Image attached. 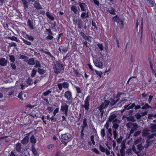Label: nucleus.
I'll list each match as a JSON object with an SVG mask.
<instances>
[{
  "mask_svg": "<svg viewBox=\"0 0 156 156\" xmlns=\"http://www.w3.org/2000/svg\"><path fill=\"white\" fill-rule=\"evenodd\" d=\"M28 26L31 30H33L34 29L33 22L30 19H28L27 22Z\"/></svg>",
  "mask_w": 156,
  "mask_h": 156,
  "instance_id": "23",
  "label": "nucleus"
},
{
  "mask_svg": "<svg viewBox=\"0 0 156 156\" xmlns=\"http://www.w3.org/2000/svg\"><path fill=\"white\" fill-rule=\"evenodd\" d=\"M68 108L69 106L67 105H61V106L60 111L63 112V113H62V112H61V114H64L65 116H67L68 115Z\"/></svg>",
  "mask_w": 156,
  "mask_h": 156,
  "instance_id": "11",
  "label": "nucleus"
},
{
  "mask_svg": "<svg viewBox=\"0 0 156 156\" xmlns=\"http://www.w3.org/2000/svg\"><path fill=\"white\" fill-rule=\"evenodd\" d=\"M37 73V71L34 69H33L32 70V73L31 74V76L32 77H33Z\"/></svg>",
  "mask_w": 156,
  "mask_h": 156,
  "instance_id": "54",
  "label": "nucleus"
},
{
  "mask_svg": "<svg viewBox=\"0 0 156 156\" xmlns=\"http://www.w3.org/2000/svg\"><path fill=\"white\" fill-rule=\"evenodd\" d=\"M22 149L21 144L19 143H17L16 144V149L18 152H20Z\"/></svg>",
  "mask_w": 156,
  "mask_h": 156,
  "instance_id": "20",
  "label": "nucleus"
},
{
  "mask_svg": "<svg viewBox=\"0 0 156 156\" xmlns=\"http://www.w3.org/2000/svg\"><path fill=\"white\" fill-rule=\"evenodd\" d=\"M97 45L100 51H102L104 49V46L103 44L101 43H98L97 44Z\"/></svg>",
  "mask_w": 156,
  "mask_h": 156,
  "instance_id": "39",
  "label": "nucleus"
},
{
  "mask_svg": "<svg viewBox=\"0 0 156 156\" xmlns=\"http://www.w3.org/2000/svg\"><path fill=\"white\" fill-rule=\"evenodd\" d=\"M21 39L23 41L25 44L27 45H30L31 44V43L28 41L25 40L23 38L21 37Z\"/></svg>",
  "mask_w": 156,
  "mask_h": 156,
  "instance_id": "40",
  "label": "nucleus"
},
{
  "mask_svg": "<svg viewBox=\"0 0 156 156\" xmlns=\"http://www.w3.org/2000/svg\"><path fill=\"white\" fill-rule=\"evenodd\" d=\"M57 86L59 90H58L57 91L58 93H59L61 90H62L63 87L64 88H68L69 86V84L67 82H64L62 83H58Z\"/></svg>",
  "mask_w": 156,
  "mask_h": 156,
  "instance_id": "10",
  "label": "nucleus"
},
{
  "mask_svg": "<svg viewBox=\"0 0 156 156\" xmlns=\"http://www.w3.org/2000/svg\"><path fill=\"white\" fill-rule=\"evenodd\" d=\"M150 128L153 131L156 132V124L151 123Z\"/></svg>",
  "mask_w": 156,
  "mask_h": 156,
  "instance_id": "34",
  "label": "nucleus"
},
{
  "mask_svg": "<svg viewBox=\"0 0 156 156\" xmlns=\"http://www.w3.org/2000/svg\"><path fill=\"white\" fill-rule=\"evenodd\" d=\"M149 130L147 129H144L142 132V136L144 137H146L148 136Z\"/></svg>",
  "mask_w": 156,
  "mask_h": 156,
  "instance_id": "24",
  "label": "nucleus"
},
{
  "mask_svg": "<svg viewBox=\"0 0 156 156\" xmlns=\"http://www.w3.org/2000/svg\"><path fill=\"white\" fill-rule=\"evenodd\" d=\"M37 72L41 75H42L45 73V70L44 69H41L40 68H38Z\"/></svg>",
  "mask_w": 156,
  "mask_h": 156,
  "instance_id": "37",
  "label": "nucleus"
},
{
  "mask_svg": "<svg viewBox=\"0 0 156 156\" xmlns=\"http://www.w3.org/2000/svg\"><path fill=\"white\" fill-rule=\"evenodd\" d=\"M137 149L139 150L138 151H139V153L140 151H141L143 148L144 147L142 146V144H138L137 146Z\"/></svg>",
  "mask_w": 156,
  "mask_h": 156,
  "instance_id": "42",
  "label": "nucleus"
},
{
  "mask_svg": "<svg viewBox=\"0 0 156 156\" xmlns=\"http://www.w3.org/2000/svg\"><path fill=\"white\" fill-rule=\"evenodd\" d=\"M26 82L29 85H30L33 84V82L32 79L29 77L27 80Z\"/></svg>",
  "mask_w": 156,
  "mask_h": 156,
  "instance_id": "47",
  "label": "nucleus"
},
{
  "mask_svg": "<svg viewBox=\"0 0 156 156\" xmlns=\"http://www.w3.org/2000/svg\"><path fill=\"white\" fill-rule=\"evenodd\" d=\"M144 105V103H142L141 105H136L135 103H133L131 104H130L127 105H125L124 106V108L126 110H129L133 108L135 110L141 108V106Z\"/></svg>",
  "mask_w": 156,
  "mask_h": 156,
  "instance_id": "4",
  "label": "nucleus"
},
{
  "mask_svg": "<svg viewBox=\"0 0 156 156\" xmlns=\"http://www.w3.org/2000/svg\"><path fill=\"white\" fill-rule=\"evenodd\" d=\"M77 4L79 5L82 11H85L88 10L87 6L85 3L79 2Z\"/></svg>",
  "mask_w": 156,
  "mask_h": 156,
  "instance_id": "13",
  "label": "nucleus"
},
{
  "mask_svg": "<svg viewBox=\"0 0 156 156\" xmlns=\"http://www.w3.org/2000/svg\"><path fill=\"white\" fill-rule=\"evenodd\" d=\"M34 7L37 9H43L38 1H35L34 2Z\"/></svg>",
  "mask_w": 156,
  "mask_h": 156,
  "instance_id": "17",
  "label": "nucleus"
},
{
  "mask_svg": "<svg viewBox=\"0 0 156 156\" xmlns=\"http://www.w3.org/2000/svg\"><path fill=\"white\" fill-rule=\"evenodd\" d=\"M113 135L114 139H116L118 136V133L116 131H113Z\"/></svg>",
  "mask_w": 156,
  "mask_h": 156,
  "instance_id": "58",
  "label": "nucleus"
},
{
  "mask_svg": "<svg viewBox=\"0 0 156 156\" xmlns=\"http://www.w3.org/2000/svg\"><path fill=\"white\" fill-rule=\"evenodd\" d=\"M108 11L112 15H115L116 13H115V10L113 8H111V9H108Z\"/></svg>",
  "mask_w": 156,
  "mask_h": 156,
  "instance_id": "41",
  "label": "nucleus"
},
{
  "mask_svg": "<svg viewBox=\"0 0 156 156\" xmlns=\"http://www.w3.org/2000/svg\"><path fill=\"white\" fill-rule=\"evenodd\" d=\"M126 126L128 128H131L129 134L133 133L138 128V125L136 123L129 122L127 123Z\"/></svg>",
  "mask_w": 156,
  "mask_h": 156,
  "instance_id": "5",
  "label": "nucleus"
},
{
  "mask_svg": "<svg viewBox=\"0 0 156 156\" xmlns=\"http://www.w3.org/2000/svg\"><path fill=\"white\" fill-rule=\"evenodd\" d=\"M21 156H30L29 152L27 149H23L21 153Z\"/></svg>",
  "mask_w": 156,
  "mask_h": 156,
  "instance_id": "19",
  "label": "nucleus"
},
{
  "mask_svg": "<svg viewBox=\"0 0 156 156\" xmlns=\"http://www.w3.org/2000/svg\"><path fill=\"white\" fill-rule=\"evenodd\" d=\"M74 87L76 88L78 94H77L76 96L74 98L73 104H74L75 103L77 102V104H78L79 103L80 100L77 96H78L81 98L82 97H83L84 95L83 93L79 87L77 86H74ZM76 105L77 104H76Z\"/></svg>",
  "mask_w": 156,
  "mask_h": 156,
  "instance_id": "1",
  "label": "nucleus"
},
{
  "mask_svg": "<svg viewBox=\"0 0 156 156\" xmlns=\"http://www.w3.org/2000/svg\"><path fill=\"white\" fill-rule=\"evenodd\" d=\"M51 93V91L50 90H48L45 92L42 93V94L44 96H46Z\"/></svg>",
  "mask_w": 156,
  "mask_h": 156,
  "instance_id": "48",
  "label": "nucleus"
},
{
  "mask_svg": "<svg viewBox=\"0 0 156 156\" xmlns=\"http://www.w3.org/2000/svg\"><path fill=\"white\" fill-rule=\"evenodd\" d=\"M79 34L81 36L84 40L88 41L90 43L91 42L92 37L90 36H86L85 33L83 31L80 30L79 31Z\"/></svg>",
  "mask_w": 156,
  "mask_h": 156,
  "instance_id": "12",
  "label": "nucleus"
},
{
  "mask_svg": "<svg viewBox=\"0 0 156 156\" xmlns=\"http://www.w3.org/2000/svg\"><path fill=\"white\" fill-rule=\"evenodd\" d=\"M112 130L111 128H109L108 130V133H107V137L110 140H111L112 136Z\"/></svg>",
  "mask_w": 156,
  "mask_h": 156,
  "instance_id": "21",
  "label": "nucleus"
},
{
  "mask_svg": "<svg viewBox=\"0 0 156 156\" xmlns=\"http://www.w3.org/2000/svg\"><path fill=\"white\" fill-rule=\"evenodd\" d=\"M87 119L86 118H84L83 120V125L82 126L84 127H87Z\"/></svg>",
  "mask_w": 156,
  "mask_h": 156,
  "instance_id": "50",
  "label": "nucleus"
},
{
  "mask_svg": "<svg viewBox=\"0 0 156 156\" xmlns=\"http://www.w3.org/2000/svg\"><path fill=\"white\" fill-rule=\"evenodd\" d=\"M123 94V93L122 92H118L117 93V94L116 95V98H117V99L115 100H113L112 101V104L113 105H115L116 103H117L118 101L119 100V97H120L121 95H122Z\"/></svg>",
  "mask_w": 156,
  "mask_h": 156,
  "instance_id": "16",
  "label": "nucleus"
},
{
  "mask_svg": "<svg viewBox=\"0 0 156 156\" xmlns=\"http://www.w3.org/2000/svg\"><path fill=\"white\" fill-rule=\"evenodd\" d=\"M21 2L24 6V9H25L28 8V2L26 0H21Z\"/></svg>",
  "mask_w": 156,
  "mask_h": 156,
  "instance_id": "25",
  "label": "nucleus"
},
{
  "mask_svg": "<svg viewBox=\"0 0 156 156\" xmlns=\"http://www.w3.org/2000/svg\"><path fill=\"white\" fill-rule=\"evenodd\" d=\"M55 116V115H54L53 114L51 117H50V119L51 121L54 122L56 121V119L54 117Z\"/></svg>",
  "mask_w": 156,
  "mask_h": 156,
  "instance_id": "63",
  "label": "nucleus"
},
{
  "mask_svg": "<svg viewBox=\"0 0 156 156\" xmlns=\"http://www.w3.org/2000/svg\"><path fill=\"white\" fill-rule=\"evenodd\" d=\"M9 60L11 62L14 63L15 60V58L13 55H9Z\"/></svg>",
  "mask_w": 156,
  "mask_h": 156,
  "instance_id": "44",
  "label": "nucleus"
},
{
  "mask_svg": "<svg viewBox=\"0 0 156 156\" xmlns=\"http://www.w3.org/2000/svg\"><path fill=\"white\" fill-rule=\"evenodd\" d=\"M117 117V115L116 114H113L111 115H110L108 119V120L109 122H111L112 121H113L114 119H115Z\"/></svg>",
  "mask_w": 156,
  "mask_h": 156,
  "instance_id": "26",
  "label": "nucleus"
},
{
  "mask_svg": "<svg viewBox=\"0 0 156 156\" xmlns=\"http://www.w3.org/2000/svg\"><path fill=\"white\" fill-rule=\"evenodd\" d=\"M101 136L104 137L105 135V132L104 129H101Z\"/></svg>",
  "mask_w": 156,
  "mask_h": 156,
  "instance_id": "57",
  "label": "nucleus"
},
{
  "mask_svg": "<svg viewBox=\"0 0 156 156\" xmlns=\"http://www.w3.org/2000/svg\"><path fill=\"white\" fill-rule=\"evenodd\" d=\"M141 25L140 27L139 32L140 33V35H143V20L142 18L141 20Z\"/></svg>",
  "mask_w": 156,
  "mask_h": 156,
  "instance_id": "30",
  "label": "nucleus"
},
{
  "mask_svg": "<svg viewBox=\"0 0 156 156\" xmlns=\"http://www.w3.org/2000/svg\"><path fill=\"white\" fill-rule=\"evenodd\" d=\"M71 137V135L69 133H66L61 135V138L62 139V143L66 144L70 140Z\"/></svg>",
  "mask_w": 156,
  "mask_h": 156,
  "instance_id": "6",
  "label": "nucleus"
},
{
  "mask_svg": "<svg viewBox=\"0 0 156 156\" xmlns=\"http://www.w3.org/2000/svg\"><path fill=\"white\" fill-rule=\"evenodd\" d=\"M11 66L12 67V70H15L16 69V66L15 64L13 63H10Z\"/></svg>",
  "mask_w": 156,
  "mask_h": 156,
  "instance_id": "62",
  "label": "nucleus"
},
{
  "mask_svg": "<svg viewBox=\"0 0 156 156\" xmlns=\"http://www.w3.org/2000/svg\"><path fill=\"white\" fill-rule=\"evenodd\" d=\"M112 20L113 21L116 22L118 23H120V21L121 20L119 18V17L117 15H116L113 17Z\"/></svg>",
  "mask_w": 156,
  "mask_h": 156,
  "instance_id": "27",
  "label": "nucleus"
},
{
  "mask_svg": "<svg viewBox=\"0 0 156 156\" xmlns=\"http://www.w3.org/2000/svg\"><path fill=\"white\" fill-rule=\"evenodd\" d=\"M151 108V107L147 103H146L141 107V108L144 109Z\"/></svg>",
  "mask_w": 156,
  "mask_h": 156,
  "instance_id": "45",
  "label": "nucleus"
},
{
  "mask_svg": "<svg viewBox=\"0 0 156 156\" xmlns=\"http://www.w3.org/2000/svg\"><path fill=\"white\" fill-rule=\"evenodd\" d=\"M53 69L54 73L56 74H58L61 71L64 70L63 65L60 62H57Z\"/></svg>",
  "mask_w": 156,
  "mask_h": 156,
  "instance_id": "3",
  "label": "nucleus"
},
{
  "mask_svg": "<svg viewBox=\"0 0 156 156\" xmlns=\"http://www.w3.org/2000/svg\"><path fill=\"white\" fill-rule=\"evenodd\" d=\"M7 64V61L5 58H0V65L2 66H6Z\"/></svg>",
  "mask_w": 156,
  "mask_h": 156,
  "instance_id": "18",
  "label": "nucleus"
},
{
  "mask_svg": "<svg viewBox=\"0 0 156 156\" xmlns=\"http://www.w3.org/2000/svg\"><path fill=\"white\" fill-rule=\"evenodd\" d=\"M53 109H54L52 106H48L47 107V108L46 109V110L47 111V112L49 113H51L52 112V111H53Z\"/></svg>",
  "mask_w": 156,
  "mask_h": 156,
  "instance_id": "38",
  "label": "nucleus"
},
{
  "mask_svg": "<svg viewBox=\"0 0 156 156\" xmlns=\"http://www.w3.org/2000/svg\"><path fill=\"white\" fill-rule=\"evenodd\" d=\"M88 12L89 10H87V13L84 12H82L80 15L81 18L83 19H84L88 17L89 16Z\"/></svg>",
  "mask_w": 156,
  "mask_h": 156,
  "instance_id": "22",
  "label": "nucleus"
},
{
  "mask_svg": "<svg viewBox=\"0 0 156 156\" xmlns=\"http://www.w3.org/2000/svg\"><path fill=\"white\" fill-rule=\"evenodd\" d=\"M28 64L30 65H34L35 64V62L34 58H31L28 60Z\"/></svg>",
  "mask_w": 156,
  "mask_h": 156,
  "instance_id": "32",
  "label": "nucleus"
},
{
  "mask_svg": "<svg viewBox=\"0 0 156 156\" xmlns=\"http://www.w3.org/2000/svg\"><path fill=\"white\" fill-rule=\"evenodd\" d=\"M132 149L133 152H134L136 154H138L139 153V151H137L135 147L133 145L132 147Z\"/></svg>",
  "mask_w": 156,
  "mask_h": 156,
  "instance_id": "53",
  "label": "nucleus"
},
{
  "mask_svg": "<svg viewBox=\"0 0 156 156\" xmlns=\"http://www.w3.org/2000/svg\"><path fill=\"white\" fill-rule=\"evenodd\" d=\"M53 34H48V36L46 37V40H51L53 38V37L52 35Z\"/></svg>",
  "mask_w": 156,
  "mask_h": 156,
  "instance_id": "51",
  "label": "nucleus"
},
{
  "mask_svg": "<svg viewBox=\"0 0 156 156\" xmlns=\"http://www.w3.org/2000/svg\"><path fill=\"white\" fill-rule=\"evenodd\" d=\"M93 62L95 65L97 67L102 69L103 67V58L101 57H99L96 59H93Z\"/></svg>",
  "mask_w": 156,
  "mask_h": 156,
  "instance_id": "9",
  "label": "nucleus"
},
{
  "mask_svg": "<svg viewBox=\"0 0 156 156\" xmlns=\"http://www.w3.org/2000/svg\"><path fill=\"white\" fill-rule=\"evenodd\" d=\"M64 97L67 100V103L69 105L72 104L73 98L71 92L69 90L66 91L64 93Z\"/></svg>",
  "mask_w": 156,
  "mask_h": 156,
  "instance_id": "8",
  "label": "nucleus"
},
{
  "mask_svg": "<svg viewBox=\"0 0 156 156\" xmlns=\"http://www.w3.org/2000/svg\"><path fill=\"white\" fill-rule=\"evenodd\" d=\"M95 71L96 73V74L98 75L100 77H101V75L102 74V73L101 71H99L95 69Z\"/></svg>",
  "mask_w": 156,
  "mask_h": 156,
  "instance_id": "61",
  "label": "nucleus"
},
{
  "mask_svg": "<svg viewBox=\"0 0 156 156\" xmlns=\"http://www.w3.org/2000/svg\"><path fill=\"white\" fill-rule=\"evenodd\" d=\"M8 156H18V155L17 154H15L13 151H12Z\"/></svg>",
  "mask_w": 156,
  "mask_h": 156,
  "instance_id": "64",
  "label": "nucleus"
},
{
  "mask_svg": "<svg viewBox=\"0 0 156 156\" xmlns=\"http://www.w3.org/2000/svg\"><path fill=\"white\" fill-rule=\"evenodd\" d=\"M31 151L34 156H36L38 154L37 150L35 148L34 145H32L31 147Z\"/></svg>",
  "mask_w": 156,
  "mask_h": 156,
  "instance_id": "28",
  "label": "nucleus"
},
{
  "mask_svg": "<svg viewBox=\"0 0 156 156\" xmlns=\"http://www.w3.org/2000/svg\"><path fill=\"white\" fill-rule=\"evenodd\" d=\"M31 133V132H30L28 133H27L26 136H25L23 138V139L22 140L21 143L23 144H27L29 141V137L28 136Z\"/></svg>",
  "mask_w": 156,
  "mask_h": 156,
  "instance_id": "15",
  "label": "nucleus"
},
{
  "mask_svg": "<svg viewBox=\"0 0 156 156\" xmlns=\"http://www.w3.org/2000/svg\"><path fill=\"white\" fill-rule=\"evenodd\" d=\"M119 126L118 124L116 123H114L112 126V128H113V131H116Z\"/></svg>",
  "mask_w": 156,
  "mask_h": 156,
  "instance_id": "49",
  "label": "nucleus"
},
{
  "mask_svg": "<svg viewBox=\"0 0 156 156\" xmlns=\"http://www.w3.org/2000/svg\"><path fill=\"white\" fill-rule=\"evenodd\" d=\"M146 5L149 7H153L156 5L154 0H144Z\"/></svg>",
  "mask_w": 156,
  "mask_h": 156,
  "instance_id": "14",
  "label": "nucleus"
},
{
  "mask_svg": "<svg viewBox=\"0 0 156 156\" xmlns=\"http://www.w3.org/2000/svg\"><path fill=\"white\" fill-rule=\"evenodd\" d=\"M27 37V38L29 40L31 41H33L34 40V38L33 37L31 36V35H29L28 34H27L26 35Z\"/></svg>",
  "mask_w": 156,
  "mask_h": 156,
  "instance_id": "55",
  "label": "nucleus"
},
{
  "mask_svg": "<svg viewBox=\"0 0 156 156\" xmlns=\"http://www.w3.org/2000/svg\"><path fill=\"white\" fill-rule=\"evenodd\" d=\"M56 23L55 21L53 23L52 26L51 27V28L52 29L54 30V31L55 32H57V30L56 29Z\"/></svg>",
  "mask_w": 156,
  "mask_h": 156,
  "instance_id": "59",
  "label": "nucleus"
},
{
  "mask_svg": "<svg viewBox=\"0 0 156 156\" xmlns=\"http://www.w3.org/2000/svg\"><path fill=\"white\" fill-rule=\"evenodd\" d=\"M73 76L75 77H80V74L79 72L77 71V70L75 68L73 69Z\"/></svg>",
  "mask_w": 156,
  "mask_h": 156,
  "instance_id": "31",
  "label": "nucleus"
},
{
  "mask_svg": "<svg viewBox=\"0 0 156 156\" xmlns=\"http://www.w3.org/2000/svg\"><path fill=\"white\" fill-rule=\"evenodd\" d=\"M110 122L109 121L107 120L106 122V123L104 125L105 128H106V129H108V128L109 126Z\"/></svg>",
  "mask_w": 156,
  "mask_h": 156,
  "instance_id": "52",
  "label": "nucleus"
},
{
  "mask_svg": "<svg viewBox=\"0 0 156 156\" xmlns=\"http://www.w3.org/2000/svg\"><path fill=\"white\" fill-rule=\"evenodd\" d=\"M46 34H53V33L50 29H46Z\"/></svg>",
  "mask_w": 156,
  "mask_h": 156,
  "instance_id": "60",
  "label": "nucleus"
},
{
  "mask_svg": "<svg viewBox=\"0 0 156 156\" xmlns=\"http://www.w3.org/2000/svg\"><path fill=\"white\" fill-rule=\"evenodd\" d=\"M109 101L108 100H105L104 102L101 104V105H103V106L106 108L107 107L109 104Z\"/></svg>",
  "mask_w": 156,
  "mask_h": 156,
  "instance_id": "35",
  "label": "nucleus"
},
{
  "mask_svg": "<svg viewBox=\"0 0 156 156\" xmlns=\"http://www.w3.org/2000/svg\"><path fill=\"white\" fill-rule=\"evenodd\" d=\"M90 95H88L84 100L83 104L81 106L83 108H84L86 112H87L90 109Z\"/></svg>",
  "mask_w": 156,
  "mask_h": 156,
  "instance_id": "2",
  "label": "nucleus"
},
{
  "mask_svg": "<svg viewBox=\"0 0 156 156\" xmlns=\"http://www.w3.org/2000/svg\"><path fill=\"white\" fill-rule=\"evenodd\" d=\"M46 16L51 20H54L55 19L53 15H51L50 12H46Z\"/></svg>",
  "mask_w": 156,
  "mask_h": 156,
  "instance_id": "33",
  "label": "nucleus"
},
{
  "mask_svg": "<svg viewBox=\"0 0 156 156\" xmlns=\"http://www.w3.org/2000/svg\"><path fill=\"white\" fill-rule=\"evenodd\" d=\"M99 149L102 152H105V149L104 147L102 145H100L99 146Z\"/></svg>",
  "mask_w": 156,
  "mask_h": 156,
  "instance_id": "56",
  "label": "nucleus"
},
{
  "mask_svg": "<svg viewBox=\"0 0 156 156\" xmlns=\"http://www.w3.org/2000/svg\"><path fill=\"white\" fill-rule=\"evenodd\" d=\"M35 63H36L35 65L34 66L35 67L37 68L39 67L40 68H41L42 67L40 64V62L39 61H38V60H36Z\"/></svg>",
  "mask_w": 156,
  "mask_h": 156,
  "instance_id": "43",
  "label": "nucleus"
},
{
  "mask_svg": "<svg viewBox=\"0 0 156 156\" xmlns=\"http://www.w3.org/2000/svg\"><path fill=\"white\" fill-rule=\"evenodd\" d=\"M73 23L74 25H77L78 28L80 29H82L83 27L84 22L80 19L74 18L73 19Z\"/></svg>",
  "mask_w": 156,
  "mask_h": 156,
  "instance_id": "7",
  "label": "nucleus"
},
{
  "mask_svg": "<svg viewBox=\"0 0 156 156\" xmlns=\"http://www.w3.org/2000/svg\"><path fill=\"white\" fill-rule=\"evenodd\" d=\"M71 10L73 11L75 14H77L78 12V10L77 7L75 5H72L71 8Z\"/></svg>",
  "mask_w": 156,
  "mask_h": 156,
  "instance_id": "29",
  "label": "nucleus"
},
{
  "mask_svg": "<svg viewBox=\"0 0 156 156\" xmlns=\"http://www.w3.org/2000/svg\"><path fill=\"white\" fill-rule=\"evenodd\" d=\"M120 152L121 156H125V149L123 148H121L120 149Z\"/></svg>",
  "mask_w": 156,
  "mask_h": 156,
  "instance_id": "46",
  "label": "nucleus"
},
{
  "mask_svg": "<svg viewBox=\"0 0 156 156\" xmlns=\"http://www.w3.org/2000/svg\"><path fill=\"white\" fill-rule=\"evenodd\" d=\"M36 141L37 140L34 135L31 136L30 138V142L32 144H35Z\"/></svg>",
  "mask_w": 156,
  "mask_h": 156,
  "instance_id": "36",
  "label": "nucleus"
}]
</instances>
